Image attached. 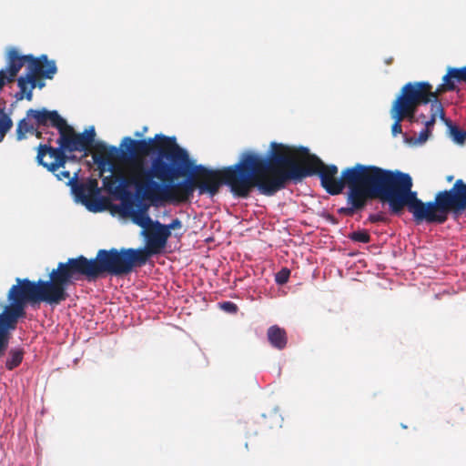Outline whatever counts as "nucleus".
I'll use <instances>...</instances> for the list:
<instances>
[{
  "instance_id": "e433bc0d",
  "label": "nucleus",
  "mask_w": 466,
  "mask_h": 466,
  "mask_svg": "<svg viewBox=\"0 0 466 466\" xmlns=\"http://www.w3.org/2000/svg\"><path fill=\"white\" fill-rule=\"evenodd\" d=\"M260 424L264 427H268V423H267V416L266 415H263V419H262V421L260 422Z\"/></svg>"
},
{
  "instance_id": "a878e982",
  "label": "nucleus",
  "mask_w": 466,
  "mask_h": 466,
  "mask_svg": "<svg viewBox=\"0 0 466 466\" xmlns=\"http://www.w3.org/2000/svg\"><path fill=\"white\" fill-rule=\"evenodd\" d=\"M348 238L354 242L369 243L370 241V235L365 229L353 231L349 234Z\"/></svg>"
},
{
  "instance_id": "f8f14e48",
  "label": "nucleus",
  "mask_w": 466,
  "mask_h": 466,
  "mask_svg": "<svg viewBox=\"0 0 466 466\" xmlns=\"http://www.w3.org/2000/svg\"><path fill=\"white\" fill-rule=\"evenodd\" d=\"M182 228V222L178 218L173 219L169 224H162L155 221V228L147 233V244L154 255L160 254L166 248L171 230Z\"/></svg>"
},
{
  "instance_id": "39448f33",
  "label": "nucleus",
  "mask_w": 466,
  "mask_h": 466,
  "mask_svg": "<svg viewBox=\"0 0 466 466\" xmlns=\"http://www.w3.org/2000/svg\"><path fill=\"white\" fill-rule=\"evenodd\" d=\"M412 187L411 177L404 173L401 213L407 208L417 224L441 225L448 220L449 215L458 219L466 210V183L462 179H457L451 188L437 192L434 200L428 202L420 199Z\"/></svg>"
},
{
  "instance_id": "7c9ffc66",
  "label": "nucleus",
  "mask_w": 466,
  "mask_h": 466,
  "mask_svg": "<svg viewBox=\"0 0 466 466\" xmlns=\"http://www.w3.org/2000/svg\"><path fill=\"white\" fill-rule=\"evenodd\" d=\"M54 174H56L57 179L61 180V181H63L65 179H67L69 181L70 179L74 178V177H71L69 171H61L59 173H56V171Z\"/></svg>"
},
{
  "instance_id": "393cba45",
  "label": "nucleus",
  "mask_w": 466,
  "mask_h": 466,
  "mask_svg": "<svg viewBox=\"0 0 466 466\" xmlns=\"http://www.w3.org/2000/svg\"><path fill=\"white\" fill-rule=\"evenodd\" d=\"M142 200H139L137 203H130L125 206V209H132L140 213H148L149 208L151 204H155L156 202H151L148 199H145L141 197Z\"/></svg>"
},
{
  "instance_id": "423d86ee",
  "label": "nucleus",
  "mask_w": 466,
  "mask_h": 466,
  "mask_svg": "<svg viewBox=\"0 0 466 466\" xmlns=\"http://www.w3.org/2000/svg\"><path fill=\"white\" fill-rule=\"evenodd\" d=\"M72 276L67 262H59L48 275V279H15L7 293L9 302L25 311L27 305L35 306L46 303L55 307L68 298L67 289L73 285Z\"/></svg>"
},
{
  "instance_id": "58836bf2",
  "label": "nucleus",
  "mask_w": 466,
  "mask_h": 466,
  "mask_svg": "<svg viewBox=\"0 0 466 466\" xmlns=\"http://www.w3.org/2000/svg\"><path fill=\"white\" fill-rule=\"evenodd\" d=\"M141 136H142V134H141V133H139V132H136V133H135V137H141Z\"/></svg>"
},
{
  "instance_id": "4be33fe9",
  "label": "nucleus",
  "mask_w": 466,
  "mask_h": 466,
  "mask_svg": "<svg viewBox=\"0 0 466 466\" xmlns=\"http://www.w3.org/2000/svg\"><path fill=\"white\" fill-rule=\"evenodd\" d=\"M25 350L21 348L11 349L5 361V368L13 370L17 368L23 361Z\"/></svg>"
},
{
  "instance_id": "cd10ccee",
  "label": "nucleus",
  "mask_w": 466,
  "mask_h": 466,
  "mask_svg": "<svg viewBox=\"0 0 466 466\" xmlns=\"http://www.w3.org/2000/svg\"><path fill=\"white\" fill-rule=\"evenodd\" d=\"M289 275L290 270L284 268L276 274L275 280L279 285L286 284L289 280Z\"/></svg>"
},
{
  "instance_id": "4468645a",
  "label": "nucleus",
  "mask_w": 466,
  "mask_h": 466,
  "mask_svg": "<svg viewBox=\"0 0 466 466\" xmlns=\"http://www.w3.org/2000/svg\"><path fill=\"white\" fill-rule=\"evenodd\" d=\"M71 187V190L76 199L88 207L92 198L99 194L98 182L96 178H89L86 182H78L76 174L73 179L66 182Z\"/></svg>"
},
{
  "instance_id": "2eb2a0df",
  "label": "nucleus",
  "mask_w": 466,
  "mask_h": 466,
  "mask_svg": "<svg viewBox=\"0 0 466 466\" xmlns=\"http://www.w3.org/2000/svg\"><path fill=\"white\" fill-rule=\"evenodd\" d=\"M26 117L34 119L37 127L51 126L56 127L59 133L66 123L57 111H49L46 108L28 109L26 111Z\"/></svg>"
},
{
  "instance_id": "c85d7f7f",
  "label": "nucleus",
  "mask_w": 466,
  "mask_h": 466,
  "mask_svg": "<svg viewBox=\"0 0 466 466\" xmlns=\"http://www.w3.org/2000/svg\"><path fill=\"white\" fill-rule=\"evenodd\" d=\"M369 222L370 223H379V222H387L388 221V218L387 217L385 216L384 213L382 212H380V213H376V214H370L369 217H368V219H367Z\"/></svg>"
},
{
  "instance_id": "5701e85b",
  "label": "nucleus",
  "mask_w": 466,
  "mask_h": 466,
  "mask_svg": "<svg viewBox=\"0 0 466 466\" xmlns=\"http://www.w3.org/2000/svg\"><path fill=\"white\" fill-rule=\"evenodd\" d=\"M13 120L5 108H0V143L13 127Z\"/></svg>"
},
{
  "instance_id": "b1692460",
  "label": "nucleus",
  "mask_w": 466,
  "mask_h": 466,
  "mask_svg": "<svg viewBox=\"0 0 466 466\" xmlns=\"http://www.w3.org/2000/svg\"><path fill=\"white\" fill-rule=\"evenodd\" d=\"M27 119V117L23 118L17 123L15 135L18 141L25 139L26 133H34L35 131V127L29 123Z\"/></svg>"
},
{
  "instance_id": "aec40b11",
  "label": "nucleus",
  "mask_w": 466,
  "mask_h": 466,
  "mask_svg": "<svg viewBox=\"0 0 466 466\" xmlns=\"http://www.w3.org/2000/svg\"><path fill=\"white\" fill-rule=\"evenodd\" d=\"M390 114L391 118L394 120V123L391 127L392 135L396 137L400 134H402L401 122L405 119L407 112L392 104Z\"/></svg>"
},
{
  "instance_id": "f03ea898",
  "label": "nucleus",
  "mask_w": 466,
  "mask_h": 466,
  "mask_svg": "<svg viewBox=\"0 0 466 466\" xmlns=\"http://www.w3.org/2000/svg\"><path fill=\"white\" fill-rule=\"evenodd\" d=\"M268 159L251 151L244 152L240 160L221 169H211L203 165L191 166L190 176L177 183L180 191L177 203L188 201L196 189L200 195H217L222 185H227L238 198H247L253 188L269 197Z\"/></svg>"
},
{
  "instance_id": "7ed1b4c3",
  "label": "nucleus",
  "mask_w": 466,
  "mask_h": 466,
  "mask_svg": "<svg viewBox=\"0 0 466 466\" xmlns=\"http://www.w3.org/2000/svg\"><path fill=\"white\" fill-rule=\"evenodd\" d=\"M150 167L144 163L136 164L131 177L124 179L132 185L138 197L151 202L170 201L177 203L180 191L176 189L174 180L185 176L193 166L187 151L182 148L176 138L168 137L156 153Z\"/></svg>"
},
{
  "instance_id": "412c9836",
  "label": "nucleus",
  "mask_w": 466,
  "mask_h": 466,
  "mask_svg": "<svg viewBox=\"0 0 466 466\" xmlns=\"http://www.w3.org/2000/svg\"><path fill=\"white\" fill-rule=\"evenodd\" d=\"M444 76L449 83L457 87L458 83H466V66L462 67H449Z\"/></svg>"
},
{
  "instance_id": "c756f323",
  "label": "nucleus",
  "mask_w": 466,
  "mask_h": 466,
  "mask_svg": "<svg viewBox=\"0 0 466 466\" xmlns=\"http://www.w3.org/2000/svg\"><path fill=\"white\" fill-rule=\"evenodd\" d=\"M431 135V130L428 128H424L420 132L418 141L420 143H423L428 140L429 137Z\"/></svg>"
},
{
  "instance_id": "c9c22d12",
  "label": "nucleus",
  "mask_w": 466,
  "mask_h": 466,
  "mask_svg": "<svg viewBox=\"0 0 466 466\" xmlns=\"http://www.w3.org/2000/svg\"><path fill=\"white\" fill-rule=\"evenodd\" d=\"M37 138L42 137V132L37 130V127L35 126V131L33 133Z\"/></svg>"
},
{
  "instance_id": "0eeeda50",
  "label": "nucleus",
  "mask_w": 466,
  "mask_h": 466,
  "mask_svg": "<svg viewBox=\"0 0 466 466\" xmlns=\"http://www.w3.org/2000/svg\"><path fill=\"white\" fill-rule=\"evenodd\" d=\"M95 138L94 127L82 133H76L73 127L66 123L59 133L57 140L59 147H52L50 145L51 138L48 139V144H40L37 147L36 162L48 171L55 173L60 167H65L70 158L66 155L67 152H88L96 140Z\"/></svg>"
},
{
  "instance_id": "bb28decb",
  "label": "nucleus",
  "mask_w": 466,
  "mask_h": 466,
  "mask_svg": "<svg viewBox=\"0 0 466 466\" xmlns=\"http://www.w3.org/2000/svg\"><path fill=\"white\" fill-rule=\"evenodd\" d=\"M451 135L452 136L453 139L459 143L463 144L466 140V132L458 128L457 127L451 126Z\"/></svg>"
},
{
  "instance_id": "4c0bfd02",
  "label": "nucleus",
  "mask_w": 466,
  "mask_h": 466,
  "mask_svg": "<svg viewBox=\"0 0 466 466\" xmlns=\"http://www.w3.org/2000/svg\"><path fill=\"white\" fill-rule=\"evenodd\" d=\"M452 179H453V176H449V177H447V181H448V182H451V181H452Z\"/></svg>"
},
{
  "instance_id": "473e14b6",
  "label": "nucleus",
  "mask_w": 466,
  "mask_h": 466,
  "mask_svg": "<svg viewBox=\"0 0 466 466\" xmlns=\"http://www.w3.org/2000/svg\"><path fill=\"white\" fill-rule=\"evenodd\" d=\"M417 109H418V107H413L410 112H408L407 116H405V119L409 120L410 123L415 122L416 121L415 114H416Z\"/></svg>"
},
{
  "instance_id": "dca6fc26",
  "label": "nucleus",
  "mask_w": 466,
  "mask_h": 466,
  "mask_svg": "<svg viewBox=\"0 0 466 466\" xmlns=\"http://www.w3.org/2000/svg\"><path fill=\"white\" fill-rule=\"evenodd\" d=\"M89 152H92V158L94 162L102 170L106 167L113 165V163L119 157V149L116 147H108L102 141L95 140Z\"/></svg>"
},
{
  "instance_id": "6ab92c4d",
  "label": "nucleus",
  "mask_w": 466,
  "mask_h": 466,
  "mask_svg": "<svg viewBox=\"0 0 466 466\" xmlns=\"http://www.w3.org/2000/svg\"><path fill=\"white\" fill-rule=\"evenodd\" d=\"M132 221L144 229V235L147 238V233L155 228V221L151 219L148 213H140L132 209H125Z\"/></svg>"
},
{
  "instance_id": "f257e3e1",
  "label": "nucleus",
  "mask_w": 466,
  "mask_h": 466,
  "mask_svg": "<svg viewBox=\"0 0 466 466\" xmlns=\"http://www.w3.org/2000/svg\"><path fill=\"white\" fill-rule=\"evenodd\" d=\"M269 197L286 187L289 181H300L318 175L322 187L335 196L346 192V207L339 215L352 217L362 211L372 199L389 205L391 215H401L404 173L373 165L356 164L344 168L338 177L335 165H326L305 147L271 142L268 151Z\"/></svg>"
},
{
  "instance_id": "20e7f679",
  "label": "nucleus",
  "mask_w": 466,
  "mask_h": 466,
  "mask_svg": "<svg viewBox=\"0 0 466 466\" xmlns=\"http://www.w3.org/2000/svg\"><path fill=\"white\" fill-rule=\"evenodd\" d=\"M152 256L154 254L146 243L142 248L99 249L95 258L80 255L68 258L66 262L75 284L81 279L96 281L105 275H128L135 268L145 265Z\"/></svg>"
},
{
  "instance_id": "72a5a7b5",
  "label": "nucleus",
  "mask_w": 466,
  "mask_h": 466,
  "mask_svg": "<svg viewBox=\"0 0 466 466\" xmlns=\"http://www.w3.org/2000/svg\"><path fill=\"white\" fill-rule=\"evenodd\" d=\"M436 121V113L431 114V116L429 120L425 122V128H428L431 130V127H433Z\"/></svg>"
},
{
  "instance_id": "f3484780",
  "label": "nucleus",
  "mask_w": 466,
  "mask_h": 466,
  "mask_svg": "<svg viewBox=\"0 0 466 466\" xmlns=\"http://www.w3.org/2000/svg\"><path fill=\"white\" fill-rule=\"evenodd\" d=\"M455 90H456V86H454L451 83H449L444 76L442 77V83L440 84L434 91L431 89V101L430 102V103H431V110L440 112L441 117L442 119H445V114H444L443 107L440 102L439 96L443 93L451 92V91H455Z\"/></svg>"
},
{
  "instance_id": "6e6552de",
  "label": "nucleus",
  "mask_w": 466,
  "mask_h": 466,
  "mask_svg": "<svg viewBox=\"0 0 466 466\" xmlns=\"http://www.w3.org/2000/svg\"><path fill=\"white\" fill-rule=\"evenodd\" d=\"M56 72V62L48 60L46 55H41L31 65L30 71L17 79L19 92L15 94V98L17 100L25 98L31 101L33 99V90L35 87L42 89L46 86L44 79H53Z\"/></svg>"
},
{
  "instance_id": "1a4fd4ad",
  "label": "nucleus",
  "mask_w": 466,
  "mask_h": 466,
  "mask_svg": "<svg viewBox=\"0 0 466 466\" xmlns=\"http://www.w3.org/2000/svg\"><path fill=\"white\" fill-rule=\"evenodd\" d=\"M169 137L162 134H157L153 138L148 139H132L126 137L120 144L121 155L120 158L128 163V178L131 177V170L137 163H144L143 158L150 154H156L164 144V140Z\"/></svg>"
},
{
  "instance_id": "f704fd0d",
  "label": "nucleus",
  "mask_w": 466,
  "mask_h": 466,
  "mask_svg": "<svg viewBox=\"0 0 466 466\" xmlns=\"http://www.w3.org/2000/svg\"><path fill=\"white\" fill-rule=\"evenodd\" d=\"M111 180H112L111 176L105 177L103 180L105 187H110L109 181H111Z\"/></svg>"
},
{
  "instance_id": "a211bd4d",
  "label": "nucleus",
  "mask_w": 466,
  "mask_h": 466,
  "mask_svg": "<svg viewBox=\"0 0 466 466\" xmlns=\"http://www.w3.org/2000/svg\"><path fill=\"white\" fill-rule=\"evenodd\" d=\"M267 337L270 345L277 350H283L288 343L287 332L278 325L270 326L267 331Z\"/></svg>"
},
{
  "instance_id": "9b49d317",
  "label": "nucleus",
  "mask_w": 466,
  "mask_h": 466,
  "mask_svg": "<svg viewBox=\"0 0 466 466\" xmlns=\"http://www.w3.org/2000/svg\"><path fill=\"white\" fill-rule=\"evenodd\" d=\"M35 60L37 57L32 55H20L16 48H9L6 55V69L0 70V91L6 83L15 81L18 72L25 64H27L26 72L30 71L31 65Z\"/></svg>"
},
{
  "instance_id": "ddd939ff",
  "label": "nucleus",
  "mask_w": 466,
  "mask_h": 466,
  "mask_svg": "<svg viewBox=\"0 0 466 466\" xmlns=\"http://www.w3.org/2000/svg\"><path fill=\"white\" fill-rule=\"evenodd\" d=\"M25 316V311H23L11 302L0 313V357L4 354L8 345V330L15 329L18 319Z\"/></svg>"
},
{
  "instance_id": "2f4dec72",
  "label": "nucleus",
  "mask_w": 466,
  "mask_h": 466,
  "mask_svg": "<svg viewBox=\"0 0 466 466\" xmlns=\"http://www.w3.org/2000/svg\"><path fill=\"white\" fill-rule=\"evenodd\" d=\"M222 308L229 312H236L237 311V306L233 302L228 301L224 302L222 304Z\"/></svg>"
},
{
  "instance_id": "9d476101",
  "label": "nucleus",
  "mask_w": 466,
  "mask_h": 466,
  "mask_svg": "<svg viewBox=\"0 0 466 466\" xmlns=\"http://www.w3.org/2000/svg\"><path fill=\"white\" fill-rule=\"evenodd\" d=\"M432 88V85L426 81L409 82L401 87L392 104L407 113L410 112L413 107L427 105L431 101Z\"/></svg>"
}]
</instances>
